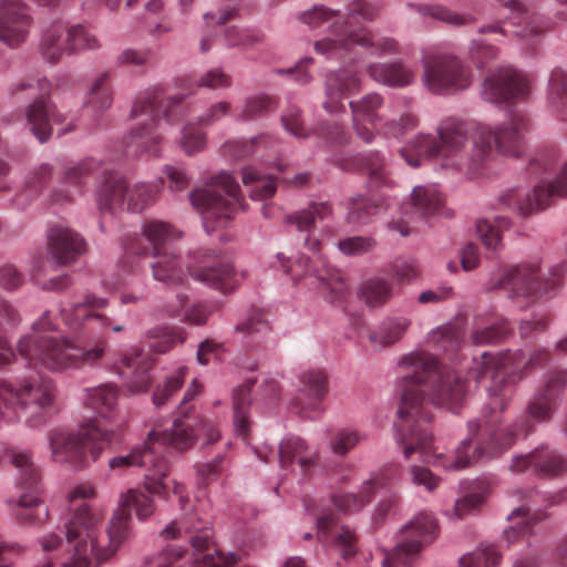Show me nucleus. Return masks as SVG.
Here are the masks:
<instances>
[{
  "instance_id": "f257e3e1",
  "label": "nucleus",
  "mask_w": 567,
  "mask_h": 567,
  "mask_svg": "<svg viewBox=\"0 0 567 567\" xmlns=\"http://www.w3.org/2000/svg\"><path fill=\"white\" fill-rule=\"evenodd\" d=\"M400 368L402 394L396 427L404 456L409 458L413 453H419L425 463L446 470H462L491 458L509 449L518 435L530 433L533 422L550 421L567 386V369L550 371L528 401L526 416L519 423L509 425H503L501 420L506 405L501 409L489 398L488 411H484L481 419L468 422V437L458 445L451 458L434 453L433 434L429 426L433 419L430 405L455 411L466 394L467 380L454 370L440 369L437 360L425 352L402 357Z\"/></svg>"
},
{
  "instance_id": "f03ea898",
  "label": "nucleus",
  "mask_w": 567,
  "mask_h": 567,
  "mask_svg": "<svg viewBox=\"0 0 567 567\" xmlns=\"http://www.w3.org/2000/svg\"><path fill=\"white\" fill-rule=\"evenodd\" d=\"M529 126L528 117L522 113H514L507 122L494 128L477 125L468 151V124L449 117L439 124L437 137L419 134L401 148L400 154L414 168L421 166L423 159L436 158L443 166L476 177L483 175L499 155L518 156Z\"/></svg>"
},
{
  "instance_id": "7ed1b4c3",
  "label": "nucleus",
  "mask_w": 567,
  "mask_h": 567,
  "mask_svg": "<svg viewBox=\"0 0 567 567\" xmlns=\"http://www.w3.org/2000/svg\"><path fill=\"white\" fill-rule=\"evenodd\" d=\"M95 494L91 485H79L71 493L73 514L65 524L68 553L61 560V567H99L112 557L120 545L131 535V512L134 509L140 520L148 519L155 513L154 494L141 487L122 493L118 509L113 515L104 534H97V526L103 518L100 508L78 499H89Z\"/></svg>"
},
{
  "instance_id": "20e7f679",
  "label": "nucleus",
  "mask_w": 567,
  "mask_h": 567,
  "mask_svg": "<svg viewBox=\"0 0 567 567\" xmlns=\"http://www.w3.org/2000/svg\"><path fill=\"white\" fill-rule=\"evenodd\" d=\"M202 393V385L194 379L178 405L179 413L185 419L175 420L169 429H153L147 440L132 447L128 454L117 455L110 460L111 470H125L133 466L145 467L144 487L158 497L167 499L172 485L173 494L178 496L181 508L188 503V495L184 484L168 478L169 465L157 450L161 445L171 446L177 451L189 449L196 439L204 444H213L220 437L218 425L210 419L190 420L188 403Z\"/></svg>"
},
{
  "instance_id": "39448f33",
  "label": "nucleus",
  "mask_w": 567,
  "mask_h": 567,
  "mask_svg": "<svg viewBox=\"0 0 567 567\" xmlns=\"http://www.w3.org/2000/svg\"><path fill=\"white\" fill-rule=\"evenodd\" d=\"M380 8L365 0H353L346 7L343 14L324 4H316L298 16L300 22L310 29L328 23L333 38H324L315 43L317 53L326 56H341L354 47L370 50L374 55H391L399 52L398 42L392 38L373 40L371 31L361 22L373 21Z\"/></svg>"
},
{
  "instance_id": "423d86ee",
  "label": "nucleus",
  "mask_w": 567,
  "mask_h": 567,
  "mask_svg": "<svg viewBox=\"0 0 567 567\" xmlns=\"http://www.w3.org/2000/svg\"><path fill=\"white\" fill-rule=\"evenodd\" d=\"M32 330L31 334L19 340L18 353L29 364H41L52 371L94 368L106 351L104 340L81 346L66 337L54 334L55 326L51 321L50 311L42 313Z\"/></svg>"
},
{
  "instance_id": "0eeeda50",
  "label": "nucleus",
  "mask_w": 567,
  "mask_h": 567,
  "mask_svg": "<svg viewBox=\"0 0 567 567\" xmlns=\"http://www.w3.org/2000/svg\"><path fill=\"white\" fill-rule=\"evenodd\" d=\"M332 214L329 203H311L307 208L295 212L286 217V223L296 226L300 233H307L305 238V246L317 255L316 264L312 267L309 265L310 258L303 254L299 255L291 261L284 254H278L277 259L282 270L291 277L296 282L303 276L312 274L323 288L327 289L334 298H339L346 291V284L338 269L333 268L321 258L320 241L310 237V231L315 228L316 220H324Z\"/></svg>"
},
{
  "instance_id": "6e6552de",
  "label": "nucleus",
  "mask_w": 567,
  "mask_h": 567,
  "mask_svg": "<svg viewBox=\"0 0 567 567\" xmlns=\"http://www.w3.org/2000/svg\"><path fill=\"white\" fill-rule=\"evenodd\" d=\"M192 93L166 95L156 89L138 96L131 111L136 124L131 130L127 146H135L141 154L159 156L163 126L173 125L182 118L183 101Z\"/></svg>"
},
{
  "instance_id": "1a4fd4ad",
  "label": "nucleus",
  "mask_w": 567,
  "mask_h": 567,
  "mask_svg": "<svg viewBox=\"0 0 567 567\" xmlns=\"http://www.w3.org/2000/svg\"><path fill=\"white\" fill-rule=\"evenodd\" d=\"M548 360L549 352L546 350L534 351L528 360H525L522 351L499 353L485 351L480 358H474L468 379L477 383L486 375H491L488 398L492 399L493 404L503 409L511 401L514 385L523 374Z\"/></svg>"
},
{
  "instance_id": "9d476101",
  "label": "nucleus",
  "mask_w": 567,
  "mask_h": 567,
  "mask_svg": "<svg viewBox=\"0 0 567 567\" xmlns=\"http://www.w3.org/2000/svg\"><path fill=\"white\" fill-rule=\"evenodd\" d=\"M55 388L52 380L31 374L16 383H0V422L12 423L25 419L31 425L53 404Z\"/></svg>"
},
{
  "instance_id": "9b49d317",
  "label": "nucleus",
  "mask_w": 567,
  "mask_h": 567,
  "mask_svg": "<svg viewBox=\"0 0 567 567\" xmlns=\"http://www.w3.org/2000/svg\"><path fill=\"white\" fill-rule=\"evenodd\" d=\"M189 200L200 214L207 234L226 227L239 209L246 208L239 184L227 172L212 176L203 187L193 189Z\"/></svg>"
},
{
  "instance_id": "f8f14e48",
  "label": "nucleus",
  "mask_w": 567,
  "mask_h": 567,
  "mask_svg": "<svg viewBox=\"0 0 567 567\" xmlns=\"http://www.w3.org/2000/svg\"><path fill=\"white\" fill-rule=\"evenodd\" d=\"M349 106L353 130L365 143H371L377 132L398 138L419 125L417 117L410 112L401 113L396 118L393 114L396 104L390 103L384 106L383 97L378 93H368L357 101H351Z\"/></svg>"
},
{
  "instance_id": "ddd939ff",
  "label": "nucleus",
  "mask_w": 567,
  "mask_h": 567,
  "mask_svg": "<svg viewBox=\"0 0 567 567\" xmlns=\"http://www.w3.org/2000/svg\"><path fill=\"white\" fill-rule=\"evenodd\" d=\"M114 432L91 419L76 433L55 430L50 434L51 456L54 462L84 468L95 461L112 443Z\"/></svg>"
},
{
  "instance_id": "4468645a",
  "label": "nucleus",
  "mask_w": 567,
  "mask_h": 567,
  "mask_svg": "<svg viewBox=\"0 0 567 567\" xmlns=\"http://www.w3.org/2000/svg\"><path fill=\"white\" fill-rule=\"evenodd\" d=\"M159 185L126 181L113 171L105 169L96 192V204L102 216L113 215L116 208L126 205L132 213H141L152 206L158 197Z\"/></svg>"
},
{
  "instance_id": "2eb2a0df",
  "label": "nucleus",
  "mask_w": 567,
  "mask_h": 567,
  "mask_svg": "<svg viewBox=\"0 0 567 567\" xmlns=\"http://www.w3.org/2000/svg\"><path fill=\"white\" fill-rule=\"evenodd\" d=\"M566 267L565 262H560L550 268L548 276H545L538 262H522L504 272L498 287L513 297H520L532 302L550 298L561 287Z\"/></svg>"
},
{
  "instance_id": "dca6fc26",
  "label": "nucleus",
  "mask_w": 567,
  "mask_h": 567,
  "mask_svg": "<svg viewBox=\"0 0 567 567\" xmlns=\"http://www.w3.org/2000/svg\"><path fill=\"white\" fill-rule=\"evenodd\" d=\"M8 457L19 472V486L25 491L18 501L17 518L24 524H43L49 518V508L41 497L39 468L28 451L12 450L8 452Z\"/></svg>"
},
{
  "instance_id": "f3484780",
  "label": "nucleus",
  "mask_w": 567,
  "mask_h": 567,
  "mask_svg": "<svg viewBox=\"0 0 567 567\" xmlns=\"http://www.w3.org/2000/svg\"><path fill=\"white\" fill-rule=\"evenodd\" d=\"M423 83L435 94L457 93L472 84V71L458 56L432 52L423 56Z\"/></svg>"
},
{
  "instance_id": "a211bd4d",
  "label": "nucleus",
  "mask_w": 567,
  "mask_h": 567,
  "mask_svg": "<svg viewBox=\"0 0 567 567\" xmlns=\"http://www.w3.org/2000/svg\"><path fill=\"white\" fill-rule=\"evenodd\" d=\"M503 7L508 14L502 13L495 22L482 25L478 33L496 34L498 42L506 38L517 39L526 50H534L537 37L544 31L537 16L516 0L504 2Z\"/></svg>"
},
{
  "instance_id": "6ab92c4d",
  "label": "nucleus",
  "mask_w": 567,
  "mask_h": 567,
  "mask_svg": "<svg viewBox=\"0 0 567 567\" xmlns=\"http://www.w3.org/2000/svg\"><path fill=\"white\" fill-rule=\"evenodd\" d=\"M107 305L106 298L87 293L83 301L73 305L69 310L62 308L60 312L64 323L73 331L123 332L126 329L125 320L115 315L104 313L103 310Z\"/></svg>"
},
{
  "instance_id": "aec40b11",
  "label": "nucleus",
  "mask_w": 567,
  "mask_h": 567,
  "mask_svg": "<svg viewBox=\"0 0 567 567\" xmlns=\"http://www.w3.org/2000/svg\"><path fill=\"white\" fill-rule=\"evenodd\" d=\"M437 522L433 514L420 512L402 529V539L386 556L383 567H411L421 548L437 536Z\"/></svg>"
},
{
  "instance_id": "412c9836",
  "label": "nucleus",
  "mask_w": 567,
  "mask_h": 567,
  "mask_svg": "<svg viewBox=\"0 0 567 567\" xmlns=\"http://www.w3.org/2000/svg\"><path fill=\"white\" fill-rule=\"evenodd\" d=\"M51 83L47 79L29 80L14 85L12 93L32 90L38 91L41 96L35 99L27 110V121L31 127V132L41 142H47L52 134V123L60 124L63 116L56 112L55 106L44 99L43 94H48Z\"/></svg>"
},
{
  "instance_id": "4be33fe9",
  "label": "nucleus",
  "mask_w": 567,
  "mask_h": 567,
  "mask_svg": "<svg viewBox=\"0 0 567 567\" xmlns=\"http://www.w3.org/2000/svg\"><path fill=\"white\" fill-rule=\"evenodd\" d=\"M556 197H567V163L554 182L537 185L532 195L511 190L501 200L506 207L527 216L546 208Z\"/></svg>"
},
{
  "instance_id": "5701e85b",
  "label": "nucleus",
  "mask_w": 567,
  "mask_h": 567,
  "mask_svg": "<svg viewBox=\"0 0 567 567\" xmlns=\"http://www.w3.org/2000/svg\"><path fill=\"white\" fill-rule=\"evenodd\" d=\"M530 93V83L520 71L511 66L501 68L486 78L483 96L495 104H511L524 100Z\"/></svg>"
},
{
  "instance_id": "b1692460",
  "label": "nucleus",
  "mask_w": 567,
  "mask_h": 567,
  "mask_svg": "<svg viewBox=\"0 0 567 567\" xmlns=\"http://www.w3.org/2000/svg\"><path fill=\"white\" fill-rule=\"evenodd\" d=\"M32 18L21 0H0V40L10 47L22 43L29 33Z\"/></svg>"
},
{
  "instance_id": "393cba45",
  "label": "nucleus",
  "mask_w": 567,
  "mask_h": 567,
  "mask_svg": "<svg viewBox=\"0 0 567 567\" xmlns=\"http://www.w3.org/2000/svg\"><path fill=\"white\" fill-rule=\"evenodd\" d=\"M142 239L135 238L127 245V251L137 256H148L171 250V245L182 237V233L172 224L163 220H146L142 226Z\"/></svg>"
},
{
  "instance_id": "a878e982",
  "label": "nucleus",
  "mask_w": 567,
  "mask_h": 567,
  "mask_svg": "<svg viewBox=\"0 0 567 567\" xmlns=\"http://www.w3.org/2000/svg\"><path fill=\"white\" fill-rule=\"evenodd\" d=\"M398 467L389 466L374 473L364 481L359 493H340L332 497L334 506L342 513H354L368 505L379 488L390 485V482L396 476Z\"/></svg>"
},
{
  "instance_id": "bb28decb",
  "label": "nucleus",
  "mask_w": 567,
  "mask_h": 567,
  "mask_svg": "<svg viewBox=\"0 0 567 567\" xmlns=\"http://www.w3.org/2000/svg\"><path fill=\"white\" fill-rule=\"evenodd\" d=\"M207 257L206 262L189 269L193 278L223 292L234 290L239 285V277L233 264L228 259L219 257L215 251Z\"/></svg>"
},
{
  "instance_id": "cd10ccee",
  "label": "nucleus",
  "mask_w": 567,
  "mask_h": 567,
  "mask_svg": "<svg viewBox=\"0 0 567 567\" xmlns=\"http://www.w3.org/2000/svg\"><path fill=\"white\" fill-rule=\"evenodd\" d=\"M48 254L59 265L68 266L85 254V239L75 230L54 226L48 231Z\"/></svg>"
},
{
  "instance_id": "c85d7f7f",
  "label": "nucleus",
  "mask_w": 567,
  "mask_h": 567,
  "mask_svg": "<svg viewBox=\"0 0 567 567\" xmlns=\"http://www.w3.org/2000/svg\"><path fill=\"white\" fill-rule=\"evenodd\" d=\"M361 89V80L357 73L347 69L331 72L326 79L322 107L330 114L344 112V97L360 92Z\"/></svg>"
},
{
  "instance_id": "c756f323",
  "label": "nucleus",
  "mask_w": 567,
  "mask_h": 567,
  "mask_svg": "<svg viewBox=\"0 0 567 567\" xmlns=\"http://www.w3.org/2000/svg\"><path fill=\"white\" fill-rule=\"evenodd\" d=\"M278 456L281 468H289L296 463L302 475H308L319 462L318 451L296 435H289L280 442Z\"/></svg>"
},
{
  "instance_id": "7c9ffc66",
  "label": "nucleus",
  "mask_w": 567,
  "mask_h": 567,
  "mask_svg": "<svg viewBox=\"0 0 567 567\" xmlns=\"http://www.w3.org/2000/svg\"><path fill=\"white\" fill-rule=\"evenodd\" d=\"M318 535L331 537L334 548L342 558L349 559L358 551V536L350 526L340 525L333 513L324 514L317 520Z\"/></svg>"
},
{
  "instance_id": "2f4dec72",
  "label": "nucleus",
  "mask_w": 567,
  "mask_h": 567,
  "mask_svg": "<svg viewBox=\"0 0 567 567\" xmlns=\"http://www.w3.org/2000/svg\"><path fill=\"white\" fill-rule=\"evenodd\" d=\"M150 267L155 280L168 286L182 285L186 278L184 262L173 249L154 254Z\"/></svg>"
},
{
  "instance_id": "473e14b6",
  "label": "nucleus",
  "mask_w": 567,
  "mask_h": 567,
  "mask_svg": "<svg viewBox=\"0 0 567 567\" xmlns=\"http://www.w3.org/2000/svg\"><path fill=\"white\" fill-rule=\"evenodd\" d=\"M300 382V395L295 399L293 404L300 412L317 411L328 392L327 375L322 371L311 370L301 374Z\"/></svg>"
},
{
  "instance_id": "72a5a7b5",
  "label": "nucleus",
  "mask_w": 567,
  "mask_h": 567,
  "mask_svg": "<svg viewBox=\"0 0 567 567\" xmlns=\"http://www.w3.org/2000/svg\"><path fill=\"white\" fill-rule=\"evenodd\" d=\"M337 165L342 169H361L369 176L372 186H389L391 184L384 158L379 152H370L352 159L339 161Z\"/></svg>"
},
{
  "instance_id": "f704fd0d",
  "label": "nucleus",
  "mask_w": 567,
  "mask_h": 567,
  "mask_svg": "<svg viewBox=\"0 0 567 567\" xmlns=\"http://www.w3.org/2000/svg\"><path fill=\"white\" fill-rule=\"evenodd\" d=\"M118 390L113 384H102L86 390L85 408L92 410L99 417L111 420L115 413Z\"/></svg>"
},
{
  "instance_id": "c9c22d12",
  "label": "nucleus",
  "mask_w": 567,
  "mask_h": 567,
  "mask_svg": "<svg viewBox=\"0 0 567 567\" xmlns=\"http://www.w3.org/2000/svg\"><path fill=\"white\" fill-rule=\"evenodd\" d=\"M411 199L415 214L422 217L446 215L444 198L435 184L415 186Z\"/></svg>"
},
{
  "instance_id": "e433bc0d",
  "label": "nucleus",
  "mask_w": 567,
  "mask_h": 567,
  "mask_svg": "<svg viewBox=\"0 0 567 567\" xmlns=\"http://www.w3.org/2000/svg\"><path fill=\"white\" fill-rule=\"evenodd\" d=\"M368 74L377 82L389 86H405L413 82V72L402 63H372Z\"/></svg>"
},
{
  "instance_id": "4c0bfd02",
  "label": "nucleus",
  "mask_w": 567,
  "mask_h": 567,
  "mask_svg": "<svg viewBox=\"0 0 567 567\" xmlns=\"http://www.w3.org/2000/svg\"><path fill=\"white\" fill-rule=\"evenodd\" d=\"M40 52L49 63H56L64 53H69L68 29L62 24L48 28L40 42Z\"/></svg>"
},
{
  "instance_id": "58836bf2",
  "label": "nucleus",
  "mask_w": 567,
  "mask_h": 567,
  "mask_svg": "<svg viewBox=\"0 0 567 567\" xmlns=\"http://www.w3.org/2000/svg\"><path fill=\"white\" fill-rule=\"evenodd\" d=\"M113 103V90L111 74L103 72L94 79L84 102L86 110H92L96 115L106 112Z\"/></svg>"
},
{
  "instance_id": "ea45409f",
  "label": "nucleus",
  "mask_w": 567,
  "mask_h": 567,
  "mask_svg": "<svg viewBox=\"0 0 567 567\" xmlns=\"http://www.w3.org/2000/svg\"><path fill=\"white\" fill-rule=\"evenodd\" d=\"M546 517V513L535 509L530 514V508L526 505H522L508 515V520L513 522L517 519L514 526L506 529L504 535L508 543H516L520 538L532 534L533 525L543 520Z\"/></svg>"
},
{
  "instance_id": "a19ab883",
  "label": "nucleus",
  "mask_w": 567,
  "mask_h": 567,
  "mask_svg": "<svg viewBox=\"0 0 567 567\" xmlns=\"http://www.w3.org/2000/svg\"><path fill=\"white\" fill-rule=\"evenodd\" d=\"M138 357H124L118 368V373L125 379L127 388L136 393L146 391L151 383L148 365L140 361Z\"/></svg>"
},
{
  "instance_id": "79ce46f5",
  "label": "nucleus",
  "mask_w": 567,
  "mask_h": 567,
  "mask_svg": "<svg viewBox=\"0 0 567 567\" xmlns=\"http://www.w3.org/2000/svg\"><path fill=\"white\" fill-rule=\"evenodd\" d=\"M534 471L543 477H555L567 473V457L548 445H539L534 450Z\"/></svg>"
},
{
  "instance_id": "37998d69",
  "label": "nucleus",
  "mask_w": 567,
  "mask_h": 567,
  "mask_svg": "<svg viewBox=\"0 0 567 567\" xmlns=\"http://www.w3.org/2000/svg\"><path fill=\"white\" fill-rule=\"evenodd\" d=\"M394 293L393 284L381 276H374L362 282L360 296L371 308L385 305Z\"/></svg>"
},
{
  "instance_id": "c03bdc74",
  "label": "nucleus",
  "mask_w": 567,
  "mask_h": 567,
  "mask_svg": "<svg viewBox=\"0 0 567 567\" xmlns=\"http://www.w3.org/2000/svg\"><path fill=\"white\" fill-rule=\"evenodd\" d=\"M465 318L458 317L432 333V340L445 352H456L464 341Z\"/></svg>"
},
{
  "instance_id": "a18cd8bd",
  "label": "nucleus",
  "mask_w": 567,
  "mask_h": 567,
  "mask_svg": "<svg viewBox=\"0 0 567 567\" xmlns=\"http://www.w3.org/2000/svg\"><path fill=\"white\" fill-rule=\"evenodd\" d=\"M252 385L254 381L249 380L235 389L233 395L235 430L243 437H247L249 432L248 410Z\"/></svg>"
},
{
  "instance_id": "49530a36",
  "label": "nucleus",
  "mask_w": 567,
  "mask_h": 567,
  "mask_svg": "<svg viewBox=\"0 0 567 567\" xmlns=\"http://www.w3.org/2000/svg\"><path fill=\"white\" fill-rule=\"evenodd\" d=\"M243 184L252 199L262 200L271 197L277 187L275 178L257 169L247 167L243 171Z\"/></svg>"
},
{
  "instance_id": "de8ad7c7",
  "label": "nucleus",
  "mask_w": 567,
  "mask_h": 567,
  "mask_svg": "<svg viewBox=\"0 0 567 567\" xmlns=\"http://www.w3.org/2000/svg\"><path fill=\"white\" fill-rule=\"evenodd\" d=\"M410 326L411 321L403 317L384 320L371 334V341L382 347L391 346L404 336Z\"/></svg>"
},
{
  "instance_id": "09e8293b",
  "label": "nucleus",
  "mask_w": 567,
  "mask_h": 567,
  "mask_svg": "<svg viewBox=\"0 0 567 567\" xmlns=\"http://www.w3.org/2000/svg\"><path fill=\"white\" fill-rule=\"evenodd\" d=\"M409 7L416 10L422 16H427L443 22L450 23L455 27L474 23L475 18L471 14H458L444 6L440 4H413L408 3Z\"/></svg>"
},
{
  "instance_id": "8fccbe9b",
  "label": "nucleus",
  "mask_w": 567,
  "mask_h": 567,
  "mask_svg": "<svg viewBox=\"0 0 567 567\" xmlns=\"http://www.w3.org/2000/svg\"><path fill=\"white\" fill-rule=\"evenodd\" d=\"M507 217H496L494 224L487 219H480L476 224L477 235L483 245L493 251H496L502 245L501 231L509 227Z\"/></svg>"
},
{
  "instance_id": "3c124183",
  "label": "nucleus",
  "mask_w": 567,
  "mask_h": 567,
  "mask_svg": "<svg viewBox=\"0 0 567 567\" xmlns=\"http://www.w3.org/2000/svg\"><path fill=\"white\" fill-rule=\"evenodd\" d=\"M365 437V434L353 427H340L331 433L329 447L333 454L346 456Z\"/></svg>"
},
{
  "instance_id": "603ef678",
  "label": "nucleus",
  "mask_w": 567,
  "mask_h": 567,
  "mask_svg": "<svg viewBox=\"0 0 567 567\" xmlns=\"http://www.w3.org/2000/svg\"><path fill=\"white\" fill-rule=\"evenodd\" d=\"M384 208V200L357 197L351 200L348 220L352 224H365L370 217Z\"/></svg>"
},
{
  "instance_id": "864d4df0",
  "label": "nucleus",
  "mask_w": 567,
  "mask_h": 567,
  "mask_svg": "<svg viewBox=\"0 0 567 567\" xmlns=\"http://www.w3.org/2000/svg\"><path fill=\"white\" fill-rule=\"evenodd\" d=\"M52 176V167L49 164H41L34 168L25 181V189L17 196L16 203L18 206H23L25 203L23 197L28 199L33 198L40 190L49 183Z\"/></svg>"
},
{
  "instance_id": "5fc2aeb1",
  "label": "nucleus",
  "mask_w": 567,
  "mask_h": 567,
  "mask_svg": "<svg viewBox=\"0 0 567 567\" xmlns=\"http://www.w3.org/2000/svg\"><path fill=\"white\" fill-rule=\"evenodd\" d=\"M268 137L259 135L250 140H235L225 143L221 152L230 159H243L257 152L261 145H266Z\"/></svg>"
},
{
  "instance_id": "6e6d98bb",
  "label": "nucleus",
  "mask_w": 567,
  "mask_h": 567,
  "mask_svg": "<svg viewBox=\"0 0 567 567\" xmlns=\"http://www.w3.org/2000/svg\"><path fill=\"white\" fill-rule=\"evenodd\" d=\"M150 347L158 353L167 352L177 343L186 340V333L182 329L158 328L148 333Z\"/></svg>"
},
{
  "instance_id": "4d7b16f0",
  "label": "nucleus",
  "mask_w": 567,
  "mask_h": 567,
  "mask_svg": "<svg viewBox=\"0 0 567 567\" xmlns=\"http://www.w3.org/2000/svg\"><path fill=\"white\" fill-rule=\"evenodd\" d=\"M547 99L549 104L557 110L567 105V72L565 70L556 68L551 71Z\"/></svg>"
},
{
  "instance_id": "13d9d810",
  "label": "nucleus",
  "mask_w": 567,
  "mask_h": 567,
  "mask_svg": "<svg viewBox=\"0 0 567 567\" xmlns=\"http://www.w3.org/2000/svg\"><path fill=\"white\" fill-rule=\"evenodd\" d=\"M501 561V554L493 545H481L473 553L460 558V567H496Z\"/></svg>"
},
{
  "instance_id": "bf43d9fd",
  "label": "nucleus",
  "mask_w": 567,
  "mask_h": 567,
  "mask_svg": "<svg viewBox=\"0 0 567 567\" xmlns=\"http://www.w3.org/2000/svg\"><path fill=\"white\" fill-rule=\"evenodd\" d=\"M276 107L277 102L272 96H250L245 100L243 109L238 114V118L243 121H250L276 110Z\"/></svg>"
},
{
  "instance_id": "052dcab7",
  "label": "nucleus",
  "mask_w": 567,
  "mask_h": 567,
  "mask_svg": "<svg viewBox=\"0 0 567 567\" xmlns=\"http://www.w3.org/2000/svg\"><path fill=\"white\" fill-rule=\"evenodd\" d=\"M186 373L187 368L181 367L163 384L156 386L153 393V403L157 408L163 406L182 388Z\"/></svg>"
},
{
  "instance_id": "680f3d73",
  "label": "nucleus",
  "mask_w": 567,
  "mask_h": 567,
  "mask_svg": "<svg viewBox=\"0 0 567 567\" xmlns=\"http://www.w3.org/2000/svg\"><path fill=\"white\" fill-rule=\"evenodd\" d=\"M198 125L189 122L182 130L179 145L188 156L203 152L207 144V135Z\"/></svg>"
},
{
  "instance_id": "e2e57ef3",
  "label": "nucleus",
  "mask_w": 567,
  "mask_h": 567,
  "mask_svg": "<svg viewBox=\"0 0 567 567\" xmlns=\"http://www.w3.org/2000/svg\"><path fill=\"white\" fill-rule=\"evenodd\" d=\"M68 40L69 53L81 50H97L101 47L96 35L81 24L68 29Z\"/></svg>"
},
{
  "instance_id": "0e129e2a",
  "label": "nucleus",
  "mask_w": 567,
  "mask_h": 567,
  "mask_svg": "<svg viewBox=\"0 0 567 567\" xmlns=\"http://www.w3.org/2000/svg\"><path fill=\"white\" fill-rule=\"evenodd\" d=\"M488 493V485L480 483L477 492L470 493L455 502L454 516L457 519H462L477 509L485 502Z\"/></svg>"
},
{
  "instance_id": "69168bd1",
  "label": "nucleus",
  "mask_w": 567,
  "mask_h": 567,
  "mask_svg": "<svg viewBox=\"0 0 567 567\" xmlns=\"http://www.w3.org/2000/svg\"><path fill=\"white\" fill-rule=\"evenodd\" d=\"M509 331L511 328L507 321L501 320L494 324L474 330L471 339L476 346L494 344L499 342Z\"/></svg>"
},
{
  "instance_id": "338daca9",
  "label": "nucleus",
  "mask_w": 567,
  "mask_h": 567,
  "mask_svg": "<svg viewBox=\"0 0 567 567\" xmlns=\"http://www.w3.org/2000/svg\"><path fill=\"white\" fill-rule=\"evenodd\" d=\"M99 166L100 163L96 159L85 158L66 167L62 173V178L66 184L79 188L82 185V181L97 169Z\"/></svg>"
},
{
  "instance_id": "774afa93",
  "label": "nucleus",
  "mask_w": 567,
  "mask_h": 567,
  "mask_svg": "<svg viewBox=\"0 0 567 567\" xmlns=\"http://www.w3.org/2000/svg\"><path fill=\"white\" fill-rule=\"evenodd\" d=\"M315 134L324 140L327 143L341 146L350 141V134L344 126L337 122H321L315 130Z\"/></svg>"
}]
</instances>
